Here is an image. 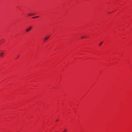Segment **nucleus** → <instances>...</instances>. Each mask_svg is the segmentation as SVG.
<instances>
[{
  "instance_id": "obj_5",
  "label": "nucleus",
  "mask_w": 132,
  "mask_h": 132,
  "mask_svg": "<svg viewBox=\"0 0 132 132\" xmlns=\"http://www.w3.org/2000/svg\"><path fill=\"white\" fill-rule=\"evenodd\" d=\"M87 37L86 36H82L81 37V38H86Z\"/></svg>"
},
{
  "instance_id": "obj_8",
  "label": "nucleus",
  "mask_w": 132,
  "mask_h": 132,
  "mask_svg": "<svg viewBox=\"0 0 132 132\" xmlns=\"http://www.w3.org/2000/svg\"><path fill=\"white\" fill-rule=\"evenodd\" d=\"M65 129L63 131V132H65Z\"/></svg>"
},
{
  "instance_id": "obj_6",
  "label": "nucleus",
  "mask_w": 132,
  "mask_h": 132,
  "mask_svg": "<svg viewBox=\"0 0 132 132\" xmlns=\"http://www.w3.org/2000/svg\"><path fill=\"white\" fill-rule=\"evenodd\" d=\"M103 42H101V43H100L99 44V46H100L103 43Z\"/></svg>"
},
{
  "instance_id": "obj_4",
  "label": "nucleus",
  "mask_w": 132,
  "mask_h": 132,
  "mask_svg": "<svg viewBox=\"0 0 132 132\" xmlns=\"http://www.w3.org/2000/svg\"><path fill=\"white\" fill-rule=\"evenodd\" d=\"M4 54V53L3 52H2L0 53V55L1 57H2Z\"/></svg>"
},
{
  "instance_id": "obj_2",
  "label": "nucleus",
  "mask_w": 132,
  "mask_h": 132,
  "mask_svg": "<svg viewBox=\"0 0 132 132\" xmlns=\"http://www.w3.org/2000/svg\"><path fill=\"white\" fill-rule=\"evenodd\" d=\"M50 37V36H46L45 37V38L44 39V41H45L46 40L48 39Z\"/></svg>"
},
{
  "instance_id": "obj_3",
  "label": "nucleus",
  "mask_w": 132,
  "mask_h": 132,
  "mask_svg": "<svg viewBox=\"0 0 132 132\" xmlns=\"http://www.w3.org/2000/svg\"><path fill=\"white\" fill-rule=\"evenodd\" d=\"M35 15V14H33L32 13H31V14H28V15L29 16H33Z\"/></svg>"
},
{
  "instance_id": "obj_9",
  "label": "nucleus",
  "mask_w": 132,
  "mask_h": 132,
  "mask_svg": "<svg viewBox=\"0 0 132 132\" xmlns=\"http://www.w3.org/2000/svg\"><path fill=\"white\" fill-rule=\"evenodd\" d=\"M58 121V120H56V121Z\"/></svg>"
},
{
  "instance_id": "obj_1",
  "label": "nucleus",
  "mask_w": 132,
  "mask_h": 132,
  "mask_svg": "<svg viewBox=\"0 0 132 132\" xmlns=\"http://www.w3.org/2000/svg\"><path fill=\"white\" fill-rule=\"evenodd\" d=\"M32 28L31 26H30L28 28H27L26 30V32H28L31 30Z\"/></svg>"
},
{
  "instance_id": "obj_7",
  "label": "nucleus",
  "mask_w": 132,
  "mask_h": 132,
  "mask_svg": "<svg viewBox=\"0 0 132 132\" xmlns=\"http://www.w3.org/2000/svg\"><path fill=\"white\" fill-rule=\"evenodd\" d=\"M39 17V16H35V17H33L32 18H33V19L35 18H37Z\"/></svg>"
}]
</instances>
